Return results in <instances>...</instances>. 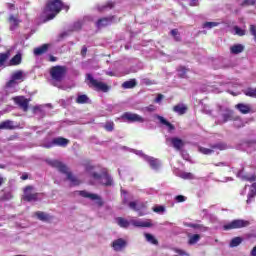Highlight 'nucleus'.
<instances>
[{
  "mask_svg": "<svg viewBox=\"0 0 256 256\" xmlns=\"http://www.w3.org/2000/svg\"><path fill=\"white\" fill-rule=\"evenodd\" d=\"M3 177L0 176V187L3 185Z\"/></svg>",
  "mask_w": 256,
  "mask_h": 256,
  "instance_id": "obj_64",
  "label": "nucleus"
},
{
  "mask_svg": "<svg viewBox=\"0 0 256 256\" xmlns=\"http://www.w3.org/2000/svg\"><path fill=\"white\" fill-rule=\"evenodd\" d=\"M117 225L119 227H122L123 229H127V227H130V225H133V227H143V228H149L153 227V222L149 219L143 220V219H130L127 220L125 218H117L116 219Z\"/></svg>",
  "mask_w": 256,
  "mask_h": 256,
  "instance_id": "obj_3",
  "label": "nucleus"
},
{
  "mask_svg": "<svg viewBox=\"0 0 256 256\" xmlns=\"http://www.w3.org/2000/svg\"><path fill=\"white\" fill-rule=\"evenodd\" d=\"M48 163H49V165H51V167H55L56 169H58V171H60V173H63L64 175H66V179L70 182V185L72 187L81 185V180H79L77 177H75L69 171V168L67 166H65V164L59 162L58 160H50V161H48Z\"/></svg>",
  "mask_w": 256,
  "mask_h": 256,
  "instance_id": "obj_2",
  "label": "nucleus"
},
{
  "mask_svg": "<svg viewBox=\"0 0 256 256\" xmlns=\"http://www.w3.org/2000/svg\"><path fill=\"white\" fill-rule=\"evenodd\" d=\"M35 215L40 221H49L51 219V216L45 212H36Z\"/></svg>",
  "mask_w": 256,
  "mask_h": 256,
  "instance_id": "obj_34",
  "label": "nucleus"
},
{
  "mask_svg": "<svg viewBox=\"0 0 256 256\" xmlns=\"http://www.w3.org/2000/svg\"><path fill=\"white\" fill-rule=\"evenodd\" d=\"M219 22H205L202 27L203 29H213V27H219Z\"/></svg>",
  "mask_w": 256,
  "mask_h": 256,
  "instance_id": "obj_40",
  "label": "nucleus"
},
{
  "mask_svg": "<svg viewBox=\"0 0 256 256\" xmlns=\"http://www.w3.org/2000/svg\"><path fill=\"white\" fill-rule=\"evenodd\" d=\"M175 201L176 203H185V201H187V197L183 195H178L175 197Z\"/></svg>",
  "mask_w": 256,
  "mask_h": 256,
  "instance_id": "obj_48",
  "label": "nucleus"
},
{
  "mask_svg": "<svg viewBox=\"0 0 256 256\" xmlns=\"http://www.w3.org/2000/svg\"><path fill=\"white\" fill-rule=\"evenodd\" d=\"M14 102L16 105H19V107L23 111H27L29 109V100L25 98V96H17L14 98Z\"/></svg>",
  "mask_w": 256,
  "mask_h": 256,
  "instance_id": "obj_17",
  "label": "nucleus"
},
{
  "mask_svg": "<svg viewBox=\"0 0 256 256\" xmlns=\"http://www.w3.org/2000/svg\"><path fill=\"white\" fill-rule=\"evenodd\" d=\"M236 109L243 115H247V113H251V105L249 104H244V103H239L236 105Z\"/></svg>",
  "mask_w": 256,
  "mask_h": 256,
  "instance_id": "obj_22",
  "label": "nucleus"
},
{
  "mask_svg": "<svg viewBox=\"0 0 256 256\" xmlns=\"http://www.w3.org/2000/svg\"><path fill=\"white\" fill-rule=\"evenodd\" d=\"M134 153L135 155H138V157H142V159H144V161H146L154 171H157V169L161 167V162L158 159L145 155L143 151L134 150Z\"/></svg>",
  "mask_w": 256,
  "mask_h": 256,
  "instance_id": "obj_8",
  "label": "nucleus"
},
{
  "mask_svg": "<svg viewBox=\"0 0 256 256\" xmlns=\"http://www.w3.org/2000/svg\"><path fill=\"white\" fill-rule=\"evenodd\" d=\"M144 237L148 243H151L152 245H157V239H155L154 235H151L149 233L144 234Z\"/></svg>",
  "mask_w": 256,
  "mask_h": 256,
  "instance_id": "obj_39",
  "label": "nucleus"
},
{
  "mask_svg": "<svg viewBox=\"0 0 256 256\" xmlns=\"http://www.w3.org/2000/svg\"><path fill=\"white\" fill-rule=\"evenodd\" d=\"M33 113L35 115H40L41 117H43V115H45V112L43 111V106H35L33 108Z\"/></svg>",
  "mask_w": 256,
  "mask_h": 256,
  "instance_id": "obj_44",
  "label": "nucleus"
},
{
  "mask_svg": "<svg viewBox=\"0 0 256 256\" xmlns=\"http://www.w3.org/2000/svg\"><path fill=\"white\" fill-rule=\"evenodd\" d=\"M237 177H241V179H244L245 181H256V176L255 175H252V176H243V171H239L237 173Z\"/></svg>",
  "mask_w": 256,
  "mask_h": 256,
  "instance_id": "obj_38",
  "label": "nucleus"
},
{
  "mask_svg": "<svg viewBox=\"0 0 256 256\" xmlns=\"http://www.w3.org/2000/svg\"><path fill=\"white\" fill-rule=\"evenodd\" d=\"M128 205L130 209H133L134 211H141V209H145V207H147V204H140L137 202H130Z\"/></svg>",
  "mask_w": 256,
  "mask_h": 256,
  "instance_id": "obj_29",
  "label": "nucleus"
},
{
  "mask_svg": "<svg viewBox=\"0 0 256 256\" xmlns=\"http://www.w3.org/2000/svg\"><path fill=\"white\" fill-rule=\"evenodd\" d=\"M41 194L33 190V186H28L24 189V199L25 201H39Z\"/></svg>",
  "mask_w": 256,
  "mask_h": 256,
  "instance_id": "obj_15",
  "label": "nucleus"
},
{
  "mask_svg": "<svg viewBox=\"0 0 256 256\" xmlns=\"http://www.w3.org/2000/svg\"><path fill=\"white\" fill-rule=\"evenodd\" d=\"M61 9H66V11H69V6L63 5L61 0H49L43 11L44 17H46V21L55 19V16L61 11Z\"/></svg>",
  "mask_w": 256,
  "mask_h": 256,
  "instance_id": "obj_1",
  "label": "nucleus"
},
{
  "mask_svg": "<svg viewBox=\"0 0 256 256\" xmlns=\"http://www.w3.org/2000/svg\"><path fill=\"white\" fill-rule=\"evenodd\" d=\"M204 112H206L208 115H211V110H207L206 108H204Z\"/></svg>",
  "mask_w": 256,
  "mask_h": 256,
  "instance_id": "obj_63",
  "label": "nucleus"
},
{
  "mask_svg": "<svg viewBox=\"0 0 256 256\" xmlns=\"http://www.w3.org/2000/svg\"><path fill=\"white\" fill-rule=\"evenodd\" d=\"M188 71H189V70H188L187 68H185V67H183V66H180V67L178 68V75H179L180 77H185V75L187 74Z\"/></svg>",
  "mask_w": 256,
  "mask_h": 256,
  "instance_id": "obj_47",
  "label": "nucleus"
},
{
  "mask_svg": "<svg viewBox=\"0 0 256 256\" xmlns=\"http://www.w3.org/2000/svg\"><path fill=\"white\" fill-rule=\"evenodd\" d=\"M23 80V72L17 71L14 72L11 76L10 81L6 84V91L8 93H15L17 91V85H19V82Z\"/></svg>",
  "mask_w": 256,
  "mask_h": 256,
  "instance_id": "obj_6",
  "label": "nucleus"
},
{
  "mask_svg": "<svg viewBox=\"0 0 256 256\" xmlns=\"http://www.w3.org/2000/svg\"><path fill=\"white\" fill-rule=\"evenodd\" d=\"M66 73L67 68L64 66H54L50 70V75L54 83H60V81H63V78L65 77Z\"/></svg>",
  "mask_w": 256,
  "mask_h": 256,
  "instance_id": "obj_7",
  "label": "nucleus"
},
{
  "mask_svg": "<svg viewBox=\"0 0 256 256\" xmlns=\"http://www.w3.org/2000/svg\"><path fill=\"white\" fill-rule=\"evenodd\" d=\"M234 34L239 35V37H243L247 31L243 28H239V26H234Z\"/></svg>",
  "mask_w": 256,
  "mask_h": 256,
  "instance_id": "obj_43",
  "label": "nucleus"
},
{
  "mask_svg": "<svg viewBox=\"0 0 256 256\" xmlns=\"http://www.w3.org/2000/svg\"><path fill=\"white\" fill-rule=\"evenodd\" d=\"M178 33L177 29L171 30V35L175 37L176 41H179V38L177 37Z\"/></svg>",
  "mask_w": 256,
  "mask_h": 256,
  "instance_id": "obj_52",
  "label": "nucleus"
},
{
  "mask_svg": "<svg viewBox=\"0 0 256 256\" xmlns=\"http://www.w3.org/2000/svg\"><path fill=\"white\" fill-rule=\"evenodd\" d=\"M156 119H158V121L162 124L165 125L169 131V133H171V131L175 130V126H173V124H171L169 121H167L163 116H156Z\"/></svg>",
  "mask_w": 256,
  "mask_h": 256,
  "instance_id": "obj_23",
  "label": "nucleus"
},
{
  "mask_svg": "<svg viewBox=\"0 0 256 256\" xmlns=\"http://www.w3.org/2000/svg\"><path fill=\"white\" fill-rule=\"evenodd\" d=\"M244 95H246L247 97H253L254 99H256V88H246L243 91Z\"/></svg>",
  "mask_w": 256,
  "mask_h": 256,
  "instance_id": "obj_36",
  "label": "nucleus"
},
{
  "mask_svg": "<svg viewBox=\"0 0 256 256\" xmlns=\"http://www.w3.org/2000/svg\"><path fill=\"white\" fill-rule=\"evenodd\" d=\"M250 223L247 220H233L232 222L223 226L224 231H231V229H243V227H249Z\"/></svg>",
  "mask_w": 256,
  "mask_h": 256,
  "instance_id": "obj_11",
  "label": "nucleus"
},
{
  "mask_svg": "<svg viewBox=\"0 0 256 256\" xmlns=\"http://www.w3.org/2000/svg\"><path fill=\"white\" fill-rule=\"evenodd\" d=\"M115 124L113 122H107L104 126L106 131H113Z\"/></svg>",
  "mask_w": 256,
  "mask_h": 256,
  "instance_id": "obj_49",
  "label": "nucleus"
},
{
  "mask_svg": "<svg viewBox=\"0 0 256 256\" xmlns=\"http://www.w3.org/2000/svg\"><path fill=\"white\" fill-rule=\"evenodd\" d=\"M256 0H244L243 5H254Z\"/></svg>",
  "mask_w": 256,
  "mask_h": 256,
  "instance_id": "obj_53",
  "label": "nucleus"
},
{
  "mask_svg": "<svg viewBox=\"0 0 256 256\" xmlns=\"http://www.w3.org/2000/svg\"><path fill=\"white\" fill-rule=\"evenodd\" d=\"M114 4L113 2H108L107 4L100 6L98 9L99 11H107V9H113Z\"/></svg>",
  "mask_w": 256,
  "mask_h": 256,
  "instance_id": "obj_45",
  "label": "nucleus"
},
{
  "mask_svg": "<svg viewBox=\"0 0 256 256\" xmlns=\"http://www.w3.org/2000/svg\"><path fill=\"white\" fill-rule=\"evenodd\" d=\"M46 51H49V44H43L42 46L35 48L33 53L36 57H39V55H44Z\"/></svg>",
  "mask_w": 256,
  "mask_h": 256,
  "instance_id": "obj_25",
  "label": "nucleus"
},
{
  "mask_svg": "<svg viewBox=\"0 0 256 256\" xmlns=\"http://www.w3.org/2000/svg\"><path fill=\"white\" fill-rule=\"evenodd\" d=\"M224 165H225V163L220 162V163L216 164V167H221V166H224Z\"/></svg>",
  "mask_w": 256,
  "mask_h": 256,
  "instance_id": "obj_62",
  "label": "nucleus"
},
{
  "mask_svg": "<svg viewBox=\"0 0 256 256\" xmlns=\"http://www.w3.org/2000/svg\"><path fill=\"white\" fill-rule=\"evenodd\" d=\"M22 181H26V179H29V176L27 174H23L21 176Z\"/></svg>",
  "mask_w": 256,
  "mask_h": 256,
  "instance_id": "obj_60",
  "label": "nucleus"
},
{
  "mask_svg": "<svg viewBox=\"0 0 256 256\" xmlns=\"http://www.w3.org/2000/svg\"><path fill=\"white\" fill-rule=\"evenodd\" d=\"M124 198H123V203L127 204V198H125V195H127V192L122 191Z\"/></svg>",
  "mask_w": 256,
  "mask_h": 256,
  "instance_id": "obj_61",
  "label": "nucleus"
},
{
  "mask_svg": "<svg viewBox=\"0 0 256 256\" xmlns=\"http://www.w3.org/2000/svg\"><path fill=\"white\" fill-rule=\"evenodd\" d=\"M201 240V235L193 234L188 236V244L189 245H196Z\"/></svg>",
  "mask_w": 256,
  "mask_h": 256,
  "instance_id": "obj_28",
  "label": "nucleus"
},
{
  "mask_svg": "<svg viewBox=\"0 0 256 256\" xmlns=\"http://www.w3.org/2000/svg\"><path fill=\"white\" fill-rule=\"evenodd\" d=\"M256 195V182L251 185L250 193H248L247 203H251Z\"/></svg>",
  "mask_w": 256,
  "mask_h": 256,
  "instance_id": "obj_32",
  "label": "nucleus"
},
{
  "mask_svg": "<svg viewBox=\"0 0 256 256\" xmlns=\"http://www.w3.org/2000/svg\"><path fill=\"white\" fill-rule=\"evenodd\" d=\"M137 85V81L135 79L126 81L122 84L123 89H133Z\"/></svg>",
  "mask_w": 256,
  "mask_h": 256,
  "instance_id": "obj_35",
  "label": "nucleus"
},
{
  "mask_svg": "<svg viewBox=\"0 0 256 256\" xmlns=\"http://www.w3.org/2000/svg\"><path fill=\"white\" fill-rule=\"evenodd\" d=\"M251 256H256V246L250 252Z\"/></svg>",
  "mask_w": 256,
  "mask_h": 256,
  "instance_id": "obj_58",
  "label": "nucleus"
},
{
  "mask_svg": "<svg viewBox=\"0 0 256 256\" xmlns=\"http://www.w3.org/2000/svg\"><path fill=\"white\" fill-rule=\"evenodd\" d=\"M21 64V54H16L11 60L10 65H20Z\"/></svg>",
  "mask_w": 256,
  "mask_h": 256,
  "instance_id": "obj_41",
  "label": "nucleus"
},
{
  "mask_svg": "<svg viewBox=\"0 0 256 256\" xmlns=\"http://www.w3.org/2000/svg\"><path fill=\"white\" fill-rule=\"evenodd\" d=\"M92 169H94L93 166L86 167L87 173H89L90 177H92V179L94 180V182H92V185H95L97 183L106 186L113 185V178H111V176H109L107 172H103L101 175H99L96 172H92Z\"/></svg>",
  "mask_w": 256,
  "mask_h": 256,
  "instance_id": "obj_4",
  "label": "nucleus"
},
{
  "mask_svg": "<svg viewBox=\"0 0 256 256\" xmlns=\"http://www.w3.org/2000/svg\"><path fill=\"white\" fill-rule=\"evenodd\" d=\"M81 55H82V57H85L87 55V47L86 46L82 47Z\"/></svg>",
  "mask_w": 256,
  "mask_h": 256,
  "instance_id": "obj_56",
  "label": "nucleus"
},
{
  "mask_svg": "<svg viewBox=\"0 0 256 256\" xmlns=\"http://www.w3.org/2000/svg\"><path fill=\"white\" fill-rule=\"evenodd\" d=\"M228 181H233L231 177H226L222 180V183H227Z\"/></svg>",
  "mask_w": 256,
  "mask_h": 256,
  "instance_id": "obj_57",
  "label": "nucleus"
},
{
  "mask_svg": "<svg viewBox=\"0 0 256 256\" xmlns=\"http://www.w3.org/2000/svg\"><path fill=\"white\" fill-rule=\"evenodd\" d=\"M234 120V127H243V120L239 117H233V111L226 109L218 119V124L223 125V123H227V121Z\"/></svg>",
  "mask_w": 256,
  "mask_h": 256,
  "instance_id": "obj_5",
  "label": "nucleus"
},
{
  "mask_svg": "<svg viewBox=\"0 0 256 256\" xmlns=\"http://www.w3.org/2000/svg\"><path fill=\"white\" fill-rule=\"evenodd\" d=\"M48 61H50V63H55V61H57V57H55L53 55H49L48 56Z\"/></svg>",
  "mask_w": 256,
  "mask_h": 256,
  "instance_id": "obj_54",
  "label": "nucleus"
},
{
  "mask_svg": "<svg viewBox=\"0 0 256 256\" xmlns=\"http://www.w3.org/2000/svg\"><path fill=\"white\" fill-rule=\"evenodd\" d=\"M87 80L89 81L90 87H93L95 91H102L103 93L109 91V86H107V84L93 78L91 74H87Z\"/></svg>",
  "mask_w": 256,
  "mask_h": 256,
  "instance_id": "obj_9",
  "label": "nucleus"
},
{
  "mask_svg": "<svg viewBox=\"0 0 256 256\" xmlns=\"http://www.w3.org/2000/svg\"><path fill=\"white\" fill-rule=\"evenodd\" d=\"M111 23H115V17H106V18H101L96 22V27L98 29H101V27H107L108 25H111Z\"/></svg>",
  "mask_w": 256,
  "mask_h": 256,
  "instance_id": "obj_18",
  "label": "nucleus"
},
{
  "mask_svg": "<svg viewBox=\"0 0 256 256\" xmlns=\"http://www.w3.org/2000/svg\"><path fill=\"white\" fill-rule=\"evenodd\" d=\"M8 23L10 25V30L15 31L17 27H19V23H21V20L19 18L15 17L13 14H11L8 18Z\"/></svg>",
  "mask_w": 256,
  "mask_h": 256,
  "instance_id": "obj_19",
  "label": "nucleus"
},
{
  "mask_svg": "<svg viewBox=\"0 0 256 256\" xmlns=\"http://www.w3.org/2000/svg\"><path fill=\"white\" fill-rule=\"evenodd\" d=\"M166 145H168V147H173L176 149V151H181L185 145V142L178 137H168L166 138Z\"/></svg>",
  "mask_w": 256,
  "mask_h": 256,
  "instance_id": "obj_13",
  "label": "nucleus"
},
{
  "mask_svg": "<svg viewBox=\"0 0 256 256\" xmlns=\"http://www.w3.org/2000/svg\"><path fill=\"white\" fill-rule=\"evenodd\" d=\"M175 253H178V255H181V256H189V254L182 249H176Z\"/></svg>",
  "mask_w": 256,
  "mask_h": 256,
  "instance_id": "obj_50",
  "label": "nucleus"
},
{
  "mask_svg": "<svg viewBox=\"0 0 256 256\" xmlns=\"http://www.w3.org/2000/svg\"><path fill=\"white\" fill-rule=\"evenodd\" d=\"M242 149L247 153H252L253 149L256 150V139L242 144Z\"/></svg>",
  "mask_w": 256,
  "mask_h": 256,
  "instance_id": "obj_20",
  "label": "nucleus"
},
{
  "mask_svg": "<svg viewBox=\"0 0 256 256\" xmlns=\"http://www.w3.org/2000/svg\"><path fill=\"white\" fill-rule=\"evenodd\" d=\"M125 245H127V242L119 238L113 242L112 247L114 251H121L122 249H124Z\"/></svg>",
  "mask_w": 256,
  "mask_h": 256,
  "instance_id": "obj_21",
  "label": "nucleus"
},
{
  "mask_svg": "<svg viewBox=\"0 0 256 256\" xmlns=\"http://www.w3.org/2000/svg\"><path fill=\"white\" fill-rule=\"evenodd\" d=\"M78 194L81 195V197H85L86 199H91V201H96L98 207L103 205V200H101V197H99L97 194L89 193L85 190L79 191Z\"/></svg>",
  "mask_w": 256,
  "mask_h": 256,
  "instance_id": "obj_16",
  "label": "nucleus"
},
{
  "mask_svg": "<svg viewBox=\"0 0 256 256\" xmlns=\"http://www.w3.org/2000/svg\"><path fill=\"white\" fill-rule=\"evenodd\" d=\"M225 149H227V145L225 143H217L212 146V149L199 147V152L203 155H211V153H213L215 150L225 151Z\"/></svg>",
  "mask_w": 256,
  "mask_h": 256,
  "instance_id": "obj_14",
  "label": "nucleus"
},
{
  "mask_svg": "<svg viewBox=\"0 0 256 256\" xmlns=\"http://www.w3.org/2000/svg\"><path fill=\"white\" fill-rule=\"evenodd\" d=\"M243 51H245L243 44H235L230 47V53H232V55H239V53H243Z\"/></svg>",
  "mask_w": 256,
  "mask_h": 256,
  "instance_id": "obj_24",
  "label": "nucleus"
},
{
  "mask_svg": "<svg viewBox=\"0 0 256 256\" xmlns=\"http://www.w3.org/2000/svg\"><path fill=\"white\" fill-rule=\"evenodd\" d=\"M74 29H81V22H77V23L74 25Z\"/></svg>",
  "mask_w": 256,
  "mask_h": 256,
  "instance_id": "obj_59",
  "label": "nucleus"
},
{
  "mask_svg": "<svg viewBox=\"0 0 256 256\" xmlns=\"http://www.w3.org/2000/svg\"><path fill=\"white\" fill-rule=\"evenodd\" d=\"M7 59H9L8 53L0 54V66L5 65V61H7Z\"/></svg>",
  "mask_w": 256,
  "mask_h": 256,
  "instance_id": "obj_46",
  "label": "nucleus"
},
{
  "mask_svg": "<svg viewBox=\"0 0 256 256\" xmlns=\"http://www.w3.org/2000/svg\"><path fill=\"white\" fill-rule=\"evenodd\" d=\"M55 145L58 147H67V145H69V140H67V138L57 137L51 141L42 143V147H45V149H51V147H55Z\"/></svg>",
  "mask_w": 256,
  "mask_h": 256,
  "instance_id": "obj_10",
  "label": "nucleus"
},
{
  "mask_svg": "<svg viewBox=\"0 0 256 256\" xmlns=\"http://www.w3.org/2000/svg\"><path fill=\"white\" fill-rule=\"evenodd\" d=\"M175 175L177 177H180V179H195V175H193V173H190V172H185V171H178V172H175Z\"/></svg>",
  "mask_w": 256,
  "mask_h": 256,
  "instance_id": "obj_26",
  "label": "nucleus"
},
{
  "mask_svg": "<svg viewBox=\"0 0 256 256\" xmlns=\"http://www.w3.org/2000/svg\"><path fill=\"white\" fill-rule=\"evenodd\" d=\"M189 5L191 7H197V5H199V0H189Z\"/></svg>",
  "mask_w": 256,
  "mask_h": 256,
  "instance_id": "obj_51",
  "label": "nucleus"
},
{
  "mask_svg": "<svg viewBox=\"0 0 256 256\" xmlns=\"http://www.w3.org/2000/svg\"><path fill=\"white\" fill-rule=\"evenodd\" d=\"M121 119L127 123H145V118L141 117L139 114L126 112L121 116Z\"/></svg>",
  "mask_w": 256,
  "mask_h": 256,
  "instance_id": "obj_12",
  "label": "nucleus"
},
{
  "mask_svg": "<svg viewBox=\"0 0 256 256\" xmlns=\"http://www.w3.org/2000/svg\"><path fill=\"white\" fill-rule=\"evenodd\" d=\"M161 101H163V95L159 94L155 99V103H161Z\"/></svg>",
  "mask_w": 256,
  "mask_h": 256,
  "instance_id": "obj_55",
  "label": "nucleus"
},
{
  "mask_svg": "<svg viewBox=\"0 0 256 256\" xmlns=\"http://www.w3.org/2000/svg\"><path fill=\"white\" fill-rule=\"evenodd\" d=\"M173 111L178 115H185V113L187 112V106H185V104H178L174 106Z\"/></svg>",
  "mask_w": 256,
  "mask_h": 256,
  "instance_id": "obj_27",
  "label": "nucleus"
},
{
  "mask_svg": "<svg viewBox=\"0 0 256 256\" xmlns=\"http://www.w3.org/2000/svg\"><path fill=\"white\" fill-rule=\"evenodd\" d=\"M154 213H158V215H163L165 213V206L156 205L152 208Z\"/></svg>",
  "mask_w": 256,
  "mask_h": 256,
  "instance_id": "obj_42",
  "label": "nucleus"
},
{
  "mask_svg": "<svg viewBox=\"0 0 256 256\" xmlns=\"http://www.w3.org/2000/svg\"><path fill=\"white\" fill-rule=\"evenodd\" d=\"M0 129H15L14 123L11 120H6L0 123Z\"/></svg>",
  "mask_w": 256,
  "mask_h": 256,
  "instance_id": "obj_33",
  "label": "nucleus"
},
{
  "mask_svg": "<svg viewBox=\"0 0 256 256\" xmlns=\"http://www.w3.org/2000/svg\"><path fill=\"white\" fill-rule=\"evenodd\" d=\"M243 243V238L241 237H235L230 241L229 247H239V244Z\"/></svg>",
  "mask_w": 256,
  "mask_h": 256,
  "instance_id": "obj_37",
  "label": "nucleus"
},
{
  "mask_svg": "<svg viewBox=\"0 0 256 256\" xmlns=\"http://www.w3.org/2000/svg\"><path fill=\"white\" fill-rule=\"evenodd\" d=\"M185 227H191L192 229H196L197 231H207V228L205 226L197 223H185Z\"/></svg>",
  "mask_w": 256,
  "mask_h": 256,
  "instance_id": "obj_31",
  "label": "nucleus"
},
{
  "mask_svg": "<svg viewBox=\"0 0 256 256\" xmlns=\"http://www.w3.org/2000/svg\"><path fill=\"white\" fill-rule=\"evenodd\" d=\"M76 103H79L80 105H83L85 103H91V100L89 97L85 94L78 95L76 98Z\"/></svg>",
  "mask_w": 256,
  "mask_h": 256,
  "instance_id": "obj_30",
  "label": "nucleus"
}]
</instances>
